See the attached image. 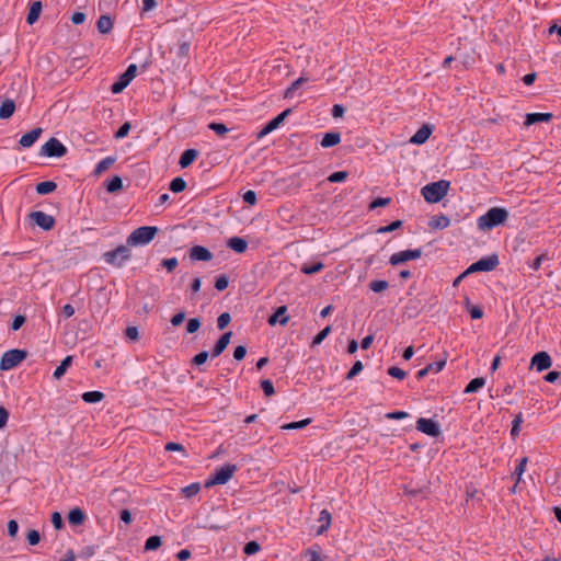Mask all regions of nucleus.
<instances>
[{
  "label": "nucleus",
  "mask_w": 561,
  "mask_h": 561,
  "mask_svg": "<svg viewBox=\"0 0 561 561\" xmlns=\"http://www.w3.org/2000/svg\"><path fill=\"white\" fill-rule=\"evenodd\" d=\"M261 388L266 397H271L275 393L273 382L270 379L262 380Z\"/></svg>",
  "instance_id": "nucleus-58"
},
{
  "label": "nucleus",
  "mask_w": 561,
  "mask_h": 561,
  "mask_svg": "<svg viewBox=\"0 0 561 561\" xmlns=\"http://www.w3.org/2000/svg\"><path fill=\"white\" fill-rule=\"evenodd\" d=\"M286 311H287L286 306L278 307L277 310L275 311V313H273L268 318V324L275 325L277 322H279L282 325H285L289 320V318L287 316H285Z\"/></svg>",
  "instance_id": "nucleus-21"
},
{
  "label": "nucleus",
  "mask_w": 561,
  "mask_h": 561,
  "mask_svg": "<svg viewBox=\"0 0 561 561\" xmlns=\"http://www.w3.org/2000/svg\"><path fill=\"white\" fill-rule=\"evenodd\" d=\"M449 225H450V219L445 215L435 216L432 219V221L430 222V226L432 228H436V229H445V228L449 227Z\"/></svg>",
  "instance_id": "nucleus-35"
},
{
  "label": "nucleus",
  "mask_w": 561,
  "mask_h": 561,
  "mask_svg": "<svg viewBox=\"0 0 561 561\" xmlns=\"http://www.w3.org/2000/svg\"><path fill=\"white\" fill-rule=\"evenodd\" d=\"M291 113V108H287L278 114L276 117L271 119L259 133L257 139L263 138L267 134L272 133L284 122V119Z\"/></svg>",
  "instance_id": "nucleus-13"
},
{
  "label": "nucleus",
  "mask_w": 561,
  "mask_h": 561,
  "mask_svg": "<svg viewBox=\"0 0 561 561\" xmlns=\"http://www.w3.org/2000/svg\"><path fill=\"white\" fill-rule=\"evenodd\" d=\"M228 247L237 253H243L248 249L247 240L240 237H232L228 240Z\"/></svg>",
  "instance_id": "nucleus-26"
},
{
  "label": "nucleus",
  "mask_w": 561,
  "mask_h": 561,
  "mask_svg": "<svg viewBox=\"0 0 561 561\" xmlns=\"http://www.w3.org/2000/svg\"><path fill=\"white\" fill-rule=\"evenodd\" d=\"M57 188V184L54 181H44L36 185V193L39 195H46L53 193Z\"/></svg>",
  "instance_id": "nucleus-32"
},
{
  "label": "nucleus",
  "mask_w": 561,
  "mask_h": 561,
  "mask_svg": "<svg viewBox=\"0 0 561 561\" xmlns=\"http://www.w3.org/2000/svg\"><path fill=\"white\" fill-rule=\"evenodd\" d=\"M347 176H348V173L346 171H337V172L332 173L328 178V181L331 183H340V182L345 181L347 179Z\"/></svg>",
  "instance_id": "nucleus-52"
},
{
  "label": "nucleus",
  "mask_w": 561,
  "mask_h": 561,
  "mask_svg": "<svg viewBox=\"0 0 561 561\" xmlns=\"http://www.w3.org/2000/svg\"><path fill=\"white\" fill-rule=\"evenodd\" d=\"M41 12H42V2L34 1L30 7L26 22L31 25L34 24L38 20Z\"/></svg>",
  "instance_id": "nucleus-27"
},
{
  "label": "nucleus",
  "mask_w": 561,
  "mask_h": 561,
  "mask_svg": "<svg viewBox=\"0 0 561 561\" xmlns=\"http://www.w3.org/2000/svg\"><path fill=\"white\" fill-rule=\"evenodd\" d=\"M310 422H311L310 419H305V420H301V421L287 423V424H284L282 426V430H286V431H288V430H300V428L306 427Z\"/></svg>",
  "instance_id": "nucleus-47"
},
{
  "label": "nucleus",
  "mask_w": 561,
  "mask_h": 561,
  "mask_svg": "<svg viewBox=\"0 0 561 561\" xmlns=\"http://www.w3.org/2000/svg\"><path fill=\"white\" fill-rule=\"evenodd\" d=\"M104 399V393L101 391H87L82 394V400L87 403H98Z\"/></svg>",
  "instance_id": "nucleus-36"
},
{
  "label": "nucleus",
  "mask_w": 561,
  "mask_h": 561,
  "mask_svg": "<svg viewBox=\"0 0 561 561\" xmlns=\"http://www.w3.org/2000/svg\"><path fill=\"white\" fill-rule=\"evenodd\" d=\"M445 365H446V358L435 362V363H431L427 366H425L423 369H421L416 373V378L422 379L430 373H439L440 370H443Z\"/></svg>",
  "instance_id": "nucleus-20"
},
{
  "label": "nucleus",
  "mask_w": 561,
  "mask_h": 561,
  "mask_svg": "<svg viewBox=\"0 0 561 561\" xmlns=\"http://www.w3.org/2000/svg\"><path fill=\"white\" fill-rule=\"evenodd\" d=\"M113 21L108 15H101L96 21L98 31L101 34H108L113 30Z\"/></svg>",
  "instance_id": "nucleus-25"
},
{
  "label": "nucleus",
  "mask_w": 561,
  "mask_h": 561,
  "mask_svg": "<svg viewBox=\"0 0 561 561\" xmlns=\"http://www.w3.org/2000/svg\"><path fill=\"white\" fill-rule=\"evenodd\" d=\"M416 430L431 437H438L442 434L439 424L432 419L420 417L416 421Z\"/></svg>",
  "instance_id": "nucleus-10"
},
{
  "label": "nucleus",
  "mask_w": 561,
  "mask_h": 561,
  "mask_svg": "<svg viewBox=\"0 0 561 561\" xmlns=\"http://www.w3.org/2000/svg\"><path fill=\"white\" fill-rule=\"evenodd\" d=\"M390 202H391V198H389V197H378L369 204L368 208L370 210H373L378 207H385V206H388L390 204Z\"/></svg>",
  "instance_id": "nucleus-50"
},
{
  "label": "nucleus",
  "mask_w": 561,
  "mask_h": 561,
  "mask_svg": "<svg viewBox=\"0 0 561 561\" xmlns=\"http://www.w3.org/2000/svg\"><path fill=\"white\" fill-rule=\"evenodd\" d=\"M527 461H528L527 457H523L518 460V465L516 466V468L514 470V474L516 476L517 483L522 480V476L526 470Z\"/></svg>",
  "instance_id": "nucleus-46"
},
{
  "label": "nucleus",
  "mask_w": 561,
  "mask_h": 561,
  "mask_svg": "<svg viewBox=\"0 0 561 561\" xmlns=\"http://www.w3.org/2000/svg\"><path fill=\"white\" fill-rule=\"evenodd\" d=\"M389 287V283L387 280H371L369 283V288L374 291V293H381L383 290H386L387 288Z\"/></svg>",
  "instance_id": "nucleus-48"
},
{
  "label": "nucleus",
  "mask_w": 561,
  "mask_h": 561,
  "mask_svg": "<svg viewBox=\"0 0 561 561\" xmlns=\"http://www.w3.org/2000/svg\"><path fill=\"white\" fill-rule=\"evenodd\" d=\"M179 262L176 257L164 259L161 262V265L165 267L168 272H173L176 268Z\"/></svg>",
  "instance_id": "nucleus-62"
},
{
  "label": "nucleus",
  "mask_w": 561,
  "mask_h": 561,
  "mask_svg": "<svg viewBox=\"0 0 561 561\" xmlns=\"http://www.w3.org/2000/svg\"><path fill=\"white\" fill-rule=\"evenodd\" d=\"M432 131L433 127L425 124L411 137L410 142L414 145H422L430 138Z\"/></svg>",
  "instance_id": "nucleus-18"
},
{
  "label": "nucleus",
  "mask_w": 561,
  "mask_h": 561,
  "mask_svg": "<svg viewBox=\"0 0 561 561\" xmlns=\"http://www.w3.org/2000/svg\"><path fill=\"white\" fill-rule=\"evenodd\" d=\"M116 161V157L108 156L104 159H102L95 167L93 173L94 175H100L103 172H105L107 169H110Z\"/></svg>",
  "instance_id": "nucleus-30"
},
{
  "label": "nucleus",
  "mask_w": 561,
  "mask_h": 561,
  "mask_svg": "<svg viewBox=\"0 0 561 561\" xmlns=\"http://www.w3.org/2000/svg\"><path fill=\"white\" fill-rule=\"evenodd\" d=\"M307 78L305 77H300L298 78L297 80H295L290 87H288L286 90H285V93H284V96L285 98H291L295 93V91L297 89H299L301 87L302 83L307 82Z\"/></svg>",
  "instance_id": "nucleus-41"
},
{
  "label": "nucleus",
  "mask_w": 561,
  "mask_h": 561,
  "mask_svg": "<svg viewBox=\"0 0 561 561\" xmlns=\"http://www.w3.org/2000/svg\"><path fill=\"white\" fill-rule=\"evenodd\" d=\"M422 256V249H414V250H404L397 253H393L390 259L389 263L393 266L399 265L401 263H404L410 260H417Z\"/></svg>",
  "instance_id": "nucleus-11"
},
{
  "label": "nucleus",
  "mask_w": 561,
  "mask_h": 561,
  "mask_svg": "<svg viewBox=\"0 0 561 561\" xmlns=\"http://www.w3.org/2000/svg\"><path fill=\"white\" fill-rule=\"evenodd\" d=\"M185 187L186 182L184 181V179L180 176L174 178L169 185L170 191H172L173 193H181L185 190Z\"/></svg>",
  "instance_id": "nucleus-40"
},
{
  "label": "nucleus",
  "mask_w": 561,
  "mask_h": 561,
  "mask_svg": "<svg viewBox=\"0 0 561 561\" xmlns=\"http://www.w3.org/2000/svg\"><path fill=\"white\" fill-rule=\"evenodd\" d=\"M106 191L111 194L116 193L123 188V180L121 176L115 175L105 182Z\"/></svg>",
  "instance_id": "nucleus-31"
},
{
  "label": "nucleus",
  "mask_w": 561,
  "mask_h": 561,
  "mask_svg": "<svg viewBox=\"0 0 561 561\" xmlns=\"http://www.w3.org/2000/svg\"><path fill=\"white\" fill-rule=\"evenodd\" d=\"M14 111H15V103L10 99L4 100L0 106V118L1 119L10 118L13 115Z\"/></svg>",
  "instance_id": "nucleus-28"
},
{
  "label": "nucleus",
  "mask_w": 561,
  "mask_h": 561,
  "mask_svg": "<svg viewBox=\"0 0 561 561\" xmlns=\"http://www.w3.org/2000/svg\"><path fill=\"white\" fill-rule=\"evenodd\" d=\"M508 211L502 207H492L477 220L478 228L482 231L491 230L503 225L508 218Z\"/></svg>",
  "instance_id": "nucleus-1"
},
{
  "label": "nucleus",
  "mask_w": 561,
  "mask_h": 561,
  "mask_svg": "<svg viewBox=\"0 0 561 561\" xmlns=\"http://www.w3.org/2000/svg\"><path fill=\"white\" fill-rule=\"evenodd\" d=\"M159 232L158 227L142 226L135 229L126 239L127 245L142 247L149 244Z\"/></svg>",
  "instance_id": "nucleus-3"
},
{
  "label": "nucleus",
  "mask_w": 561,
  "mask_h": 561,
  "mask_svg": "<svg viewBox=\"0 0 561 561\" xmlns=\"http://www.w3.org/2000/svg\"><path fill=\"white\" fill-rule=\"evenodd\" d=\"M500 261L496 254H492L485 257H482L478 260L477 262L472 263L466 271L465 274H471L476 272H490L493 271L497 265Z\"/></svg>",
  "instance_id": "nucleus-8"
},
{
  "label": "nucleus",
  "mask_w": 561,
  "mask_h": 561,
  "mask_svg": "<svg viewBox=\"0 0 561 561\" xmlns=\"http://www.w3.org/2000/svg\"><path fill=\"white\" fill-rule=\"evenodd\" d=\"M198 151L196 149H186L180 157L179 164L182 169L191 165L197 158Z\"/></svg>",
  "instance_id": "nucleus-22"
},
{
  "label": "nucleus",
  "mask_w": 561,
  "mask_h": 561,
  "mask_svg": "<svg viewBox=\"0 0 561 561\" xmlns=\"http://www.w3.org/2000/svg\"><path fill=\"white\" fill-rule=\"evenodd\" d=\"M208 128L220 137L225 136L229 131V128L225 124L217 122L209 123Z\"/></svg>",
  "instance_id": "nucleus-44"
},
{
  "label": "nucleus",
  "mask_w": 561,
  "mask_h": 561,
  "mask_svg": "<svg viewBox=\"0 0 561 561\" xmlns=\"http://www.w3.org/2000/svg\"><path fill=\"white\" fill-rule=\"evenodd\" d=\"M237 466L227 463L215 471V473L206 481L205 486L209 488L217 484H226L237 471Z\"/></svg>",
  "instance_id": "nucleus-6"
},
{
  "label": "nucleus",
  "mask_w": 561,
  "mask_h": 561,
  "mask_svg": "<svg viewBox=\"0 0 561 561\" xmlns=\"http://www.w3.org/2000/svg\"><path fill=\"white\" fill-rule=\"evenodd\" d=\"M331 513L328 510H322L319 514L318 522L321 524L317 529V535H322L331 525Z\"/></svg>",
  "instance_id": "nucleus-23"
},
{
  "label": "nucleus",
  "mask_w": 561,
  "mask_h": 561,
  "mask_svg": "<svg viewBox=\"0 0 561 561\" xmlns=\"http://www.w3.org/2000/svg\"><path fill=\"white\" fill-rule=\"evenodd\" d=\"M26 539H27V542L31 545V546H35L41 540V535L37 530H30L26 535Z\"/></svg>",
  "instance_id": "nucleus-63"
},
{
  "label": "nucleus",
  "mask_w": 561,
  "mask_h": 561,
  "mask_svg": "<svg viewBox=\"0 0 561 561\" xmlns=\"http://www.w3.org/2000/svg\"><path fill=\"white\" fill-rule=\"evenodd\" d=\"M85 520V514L84 512L79 508V507H76V508H72L69 513H68V522L73 525V526H79V525H82Z\"/></svg>",
  "instance_id": "nucleus-24"
},
{
  "label": "nucleus",
  "mask_w": 561,
  "mask_h": 561,
  "mask_svg": "<svg viewBox=\"0 0 561 561\" xmlns=\"http://www.w3.org/2000/svg\"><path fill=\"white\" fill-rule=\"evenodd\" d=\"M340 141H341L340 133L331 131V133L324 134V136L321 140V146L323 148H330V147L336 146L337 144H340Z\"/></svg>",
  "instance_id": "nucleus-29"
},
{
  "label": "nucleus",
  "mask_w": 561,
  "mask_h": 561,
  "mask_svg": "<svg viewBox=\"0 0 561 561\" xmlns=\"http://www.w3.org/2000/svg\"><path fill=\"white\" fill-rule=\"evenodd\" d=\"M42 134L43 129L41 127L33 128L20 138L19 144L23 148H30L36 142Z\"/></svg>",
  "instance_id": "nucleus-15"
},
{
  "label": "nucleus",
  "mask_w": 561,
  "mask_h": 561,
  "mask_svg": "<svg viewBox=\"0 0 561 561\" xmlns=\"http://www.w3.org/2000/svg\"><path fill=\"white\" fill-rule=\"evenodd\" d=\"M363 370V363L360 360H356L352 368L346 374V379H353L355 376H357Z\"/></svg>",
  "instance_id": "nucleus-49"
},
{
  "label": "nucleus",
  "mask_w": 561,
  "mask_h": 561,
  "mask_svg": "<svg viewBox=\"0 0 561 561\" xmlns=\"http://www.w3.org/2000/svg\"><path fill=\"white\" fill-rule=\"evenodd\" d=\"M402 221L401 220H394L392 221L390 225L388 226H385V227H380L377 232L378 233H387V232H392L397 229H399L401 226H402Z\"/></svg>",
  "instance_id": "nucleus-53"
},
{
  "label": "nucleus",
  "mask_w": 561,
  "mask_h": 561,
  "mask_svg": "<svg viewBox=\"0 0 561 561\" xmlns=\"http://www.w3.org/2000/svg\"><path fill=\"white\" fill-rule=\"evenodd\" d=\"M25 321H26L25 316H22V314L15 316L11 323V329L13 331L20 330L22 328V325L25 323Z\"/></svg>",
  "instance_id": "nucleus-64"
},
{
  "label": "nucleus",
  "mask_w": 561,
  "mask_h": 561,
  "mask_svg": "<svg viewBox=\"0 0 561 561\" xmlns=\"http://www.w3.org/2000/svg\"><path fill=\"white\" fill-rule=\"evenodd\" d=\"M130 128H131L130 123H129V122H125V123H124V124L118 128V130L115 133L114 137H115L116 139H122V138L126 137V136L128 135V133H129Z\"/></svg>",
  "instance_id": "nucleus-60"
},
{
  "label": "nucleus",
  "mask_w": 561,
  "mask_h": 561,
  "mask_svg": "<svg viewBox=\"0 0 561 561\" xmlns=\"http://www.w3.org/2000/svg\"><path fill=\"white\" fill-rule=\"evenodd\" d=\"M229 285V279L227 275L222 274L218 276L215 280V288L219 291L225 290Z\"/></svg>",
  "instance_id": "nucleus-55"
},
{
  "label": "nucleus",
  "mask_w": 561,
  "mask_h": 561,
  "mask_svg": "<svg viewBox=\"0 0 561 561\" xmlns=\"http://www.w3.org/2000/svg\"><path fill=\"white\" fill-rule=\"evenodd\" d=\"M72 363V356H66L60 365L55 369L53 376L55 379H59L64 376V374L66 373V370L68 369V367L71 365Z\"/></svg>",
  "instance_id": "nucleus-34"
},
{
  "label": "nucleus",
  "mask_w": 561,
  "mask_h": 561,
  "mask_svg": "<svg viewBox=\"0 0 561 561\" xmlns=\"http://www.w3.org/2000/svg\"><path fill=\"white\" fill-rule=\"evenodd\" d=\"M191 48V41L187 38L179 39L176 55L179 57H187Z\"/></svg>",
  "instance_id": "nucleus-37"
},
{
  "label": "nucleus",
  "mask_w": 561,
  "mask_h": 561,
  "mask_svg": "<svg viewBox=\"0 0 561 561\" xmlns=\"http://www.w3.org/2000/svg\"><path fill=\"white\" fill-rule=\"evenodd\" d=\"M162 545L160 536H150L145 542V551L157 550Z\"/></svg>",
  "instance_id": "nucleus-38"
},
{
  "label": "nucleus",
  "mask_w": 561,
  "mask_h": 561,
  "mask_svg": "<svg viewBox=\"0 0 561 561\" xmlns=\"http://www.w3.org/2000/svg\"><path fill=\"white\" fill-rule=\"evenodd\" d=\"M450 183L446 180L432 182L422 187L421 193L427 203L440 202L448 193Z\"/></svg>",
  "instance_id": "nucleus-2"
},
{
  "label": "nucleus",
  "mask_w": 561,
  "mask_h": 561,
  "mask_svg": "<svg viewBox=\"0 0 561 561\" xmlns=\"http://www.w3.org/2000/svg\"><path fill=\"white\" fill-rule=\"evenodd\" d=\"M324 268V264L322 262H317L314 264H304L300 271L306 275H311L318 273Z\"/></svg>",
  "instance_id": "nucleus-39"
},
{
  "label": "nucleus",
  "mask_w": 561,
  "mask_h": 561,
  "mask_svg": "<svg viewBox=\"0 0 561 561\" xmlns=\"http://www.w3.org/2000/svg\"><path fill=\"white\" fill-rule=\"evenodd\" d=\"M331 327L327 325L323 330H321L312 340L311 347H314L323 342L324 339L330 334Z\"/></svg>",
  "instance_id": "nucleus-45"
},
{
  "label": "nucleus",
  "mask_w": 561,
  "mask_h": 561,
  "mask_svg": "<svg viewBox=\"0 0 561 561\" xmlns=\"http://www.w3.org/2000/svg\"><path fill=\"white\" fill-rule=\"evenodd\" d=\"M388 375H390L391 377L393 378H397V379H404L405 376H407V373L404 370H402L401 368L399 367H396V366H391L388 368L387 370Z\"/></svg>",
  "instance_id": "nucleus-59"
},
{
  "label": "nucleus",
  "mask_w": 561,
  "mask_h": 561,
  "mask_svg": "<svg viewBox=\"0 0 561 561\" xmlns=\"http://www.w3.org/2000/svg\"><path fill=\"white\" fill-rule=\"evenodd\" d=\"M137 66L131 64L127 67L124 73H122L116 82L111 87V91L114 94L121 93L136 77Z\"/></svg>",
  "instance_id": "nucleus-9"
},
{
  "label": "nucleus",
  "mask_w": 561,
  "mask_h": 561,
  "mask_svg": "<svg viewBox=\"0 0 561 561\" xmlns=\"http://www.w3.org/2000/svg\"><path fill=\"white\" fill-rule=\"evenodd\" d=\"M259 550H260V545L254 540L247 542L243 547V552L247 556H252V554L256 553Z\"/></svg>",
  "instance_id": "nucleus-54"
},
{
  "label": "nucleus",
  "mask_w": 561,
  "mask_h": 561,
  "mask_svg": "<svg viewBox=\"0 0 561 561\" xmlns=\"http://www.w3.org/2000/svg\"><path fill=\"white\" fill-rule=\"evenodd\" d=\"M523 414L518 413L515 415L513 422H512V428H511V436L513 438H516L519 435L520 432V425L523 423Z\"/></svg>",
  "instance_id": "nucleus-42"
},
{
  "label": "nucleus",
  "mask_w": 561,
  "mask_h": 561,
  "mask_svg": "<svg viewBox=\"0 0 561 561\" xmlns=\"http://www.w3.org/2000/svg\"><path fill=\"white\" fill-rule=\"evenodd\" d=\"M67 153V148L62 145V142L51 137L49 138L39 150L41 156H45L48 158H61Z\"/></svg>",
  "instance_id": "nucleus-7"
},
{
  "label": "nucleus",
  "mask_w": 561,
  "mask_h": 561,
  "mask_svg": "<svg viewBox=\"0 0 561 561\" xmlns=\"http://www.w3.org/2000/svg\"><path fill=\"white\" fill-rule=\"evenodd\" d=\"M164 449L167 451H182L184 457H187L185 448L182 444L170 442L165 445Z\"/></svg>",
  "instance_id": "nucleus-61"
},
{
  "label": "nucleus",
  "mask_w": 561,
  "mask_h": 561,
  "mask_svg": "<svg viewBox=\"0 0 561 561\" xmlns=\"http://www.w3.org/2000/svg\"><path fill=\"white\" fill-rule=\"evenodd\" d=\"M190 257L194 261H210L213 253L203 245H194L190 249Z\"/></svg>",
  "instance_id": "nucleus-16"
},
{
  "label": "nucleus",
  "mask_w": 561,
  "mask_h": 561,
  "mask_svg": "<svg viewBox=\"0 0 561 561\" xmlns=\"http://www.w3.org/2000/svg\"><path fill=\"white\" fill-rule=\"evenodd\" d=\"M231 321V316L230 313L228 312H224L221 313L218 318H217V327L219 330H224L226 327H228V324L230 323Z\"/></svg>",
  "instance_id": "nucleus-56"
},
{
  "label": "nucleus",
  "mask_w": 561,
  "mask_h": 561,
  "mask_svg": "<svg viewBox=\"0 0 561 561\" xmlns=\"http://www.w3.org/2000/svg\"><path fill=\"white\" fill-rule=\"evenodd\" d=\"M103 259L107 264L119 268L131 259V251L127 243L121 244L116 249L103 253Z\"/></svg>",
  "instance_id": "nucleus-4"
},
{
  "label": "nucleus",
  "mask_w": 561,
  "mask_h": 561,
  "mask_svg": "<svg viewBox=\"0 0 561 561\" xmlns=\"http://www.w3.org/2000/svg\"><path fill=\"white\" fill-rule=\"evenodd\" d=\"M231 336H232V332L228 331V332H225L219 337V340L216 342V344H215V346H214V348L211 351V357L219 356L226 350V347L230 343Z\"/></svg>",
  "instance_id": "nucleus-19"
},
{
  "label": "nucleus",
  "mask_w": 561,
  "mask_h": 561,
  "mask_svg": "<svg viewBox=\"0 0 561 561\" xmlns=\"http://www.w3.org/2000/svg\"><path fill=\"white\" fill-rule=\"evenodd\" d=\"M30 218L35 225H37L45 231L51 230L56 222L53 216L42 210L32 211L30 214Z\"/></svg>",
  "instance_id": "nucleus-12"
},
{
  "label": "nucleus",
  "mask_w": 561,
  "mask_h": 561,
  "mask_svg": "<svg viewBox=\"0 0 561 561\" xmlns=\"http://www.w3.org/2000/svg\"><path fill=\"white\" fill-rule=\"evenodd\" d=\"M201 320L198 318H192L186 323V332L192 334L199 330L201 328Z\"/></svg>",
  "instance_id": "nucleus-51"
},
{
  "label": "nucleus",
  "mask_w": 561,
  "mask_h": 561,
  "mask_svg": "<svg viewBox=\"0 0 561 561\" xmlns=\"http://www.w3.org/2000/svg\"><path fill=\"white\" fill-rule=\"evenodd\" d=\"M208 356L209 353L207 351H202L192 358V364L196 366H202L203 364L206 363Z\"/></svg>",
  "instance_id": "nucleus-57"
},
{
  "label": "nucleus",
  "mask_w": 561,
  "mask_h": 561,
  "mask_svg": "<svg viewBox=\"0 0 561 561\" xmlns=\"http://www.w3.org/2000/svg\"><path fill=\"white\" fill-rule=\"evenodd\" d=\"M485 385V379L482 377L473 378L465 388V393H473L480 390Z\"/></svg>",
  "instance_id": "nucleus-33"
},
{
  "label": "nucleus",
  "mask_w": 561,
  "mask_h": 561,
  "mask_svg": "<svg viewBox=\"0 0 561 561\" xmlns=\"http://www.w3.org/2000/svg\"><path fill=\"white\" fill-rule=\"evenodd\" d=\"M199 491H201V485H199V483L195 482V483L184 486L182 489V494L185 497L191 499V497L195 496L196 494H198Z\"/></svg>",
  "instance_id": "nucleus-43"
},
{
  "label": "nucleus",
  "mask_w": 561,
  "mask_h": 561,
  "mask_svg": "<svg viewBox=\"0 0 561 561\" xmlns=\"http://www.w3.org/2000/svg\"><path fill=\"white\" fill-rule=\"evenodd\" d=\"M27 356V352L23 350H10L3 353L0 359V370H10L22 363Z\"/></svg>",
  "instance_id": "nucleus-5"
},
{
  "label": "nucleus",
  "mask_w": 561,
  "mask_h": 561,
  "mask_svg": "<svg viewBox=\"0 0 561 561\" xmlns=\"http://www.w3.org/2000/svg\"><path fill=\"white\" fill-rule=\"evenodd\" d=\"M552 117L551 113H528L526 114L524 126L529 127L537 123H548Z\"/></svg>",
  "instance_id": "nucleus-17"
},
{
  "label": "nucleus",
  "mask_w": 561,
  "mask_h": 561,
  "mask_svg": "<svg viewBox=\"0 0 561 561\" xmlns=\"http://www.w3.org/2000/svg\"><path fill=\"white\" fill-rule=\"evenodd\" d=\"M551 365L552 359L550 355L545 351L536 353L530 360V368H536L537 371L547 370L551 367Z\"/></svg>",
  "instance_id": "nucleus-14"
}]
</instances>
